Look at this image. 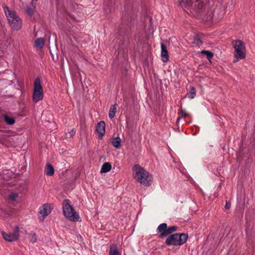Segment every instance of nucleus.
Wrapping results in <instances>:
<instances>
[{"instance_id": "nucleus-11", "label": "nucleus", "mask_w": 255, "mask_h": 255, "mask_svg": "<svg viewBox=\"0 0 255 255\" xmlns=\"http://www.w3.org/2000/svg\"><path fill=\"white\" fill-rule=\"evenodd\" d=\"M161 57L162 58V61L164 62H166L168 61V52L166 48V46L163 43H161Z\"/></svg>"}, {"instance_id": "nucleus-27", "label": "nucleus", "mask_w": 255, "mask_h": 255, "mask_svg": "<svg viewBox=\"0 0 255 255\" xmlns=\"http://www.w3.org/2000/svg\"><path fill=\"white\" fill-rule=\"evenodd\" d=\"M31 235H32V237L31 238V240H30V242L32 243H34L36 241V235L35 233H31Z\"/></svg>"}, {"instance_id": "nucleus-1", "label": "nucleus", "mask_w": 255, "mask_h": 255, "mask_svg": "<svg viewBox=\"0 0 255 255\" xmlns=\"http://www.w3.org/2000/svg\"><path fill=\"white\" fill-rule=\"evenodd\" d=\"M179 4L182 7L184 6L187 7L196 16H206L207 20H211L214 16L215 9L208 0L201 1L188 0L185 2L181 0L179 2Z\"/></svg>"}, {"instance_id": "nucleus-14", "label": "nucleus", "mask_w": 255, "mask_h": 255, "mask_svg": "<svg viewBox=\"0 0 255 255\" xmlns=\"http://www.w3.org/2000/svg\"><path fill=\"white\" fill-rule=\"evenodd\" d=\"M43 91L42 87L41 85L40 80L39 78L35 79L34 82L33 91Z\"/></svg>"}, {"instance_id": "nucleus-6", "label": "nucleus", "mask_w": 255, "mask_h": 255, "mask_svg": "<svg viewBox=\"0 0 255 255\" xmlns=\"http://www.w3.org/2000/svg\"><path fill=\"white\" fill-rule=\"evenodd\" d=\"M178 227L172 226L171 227H167L166 223H162L160 224L156 229V232L160 233L158 238L160 239L167 237L168 235H171L173 233L176 232L178 230Z\"/></svg>"}, {"instance_id": "nucleus-19", "label": "nucleus", "mask_w": 255, "mask_h": 255, "mask_svg": "<svg viewBox=\"0 0 255 255\" xmlns=\"http://www.w3.org/2000/svg\"><path fill=\"white\" fill-rule=\"evenodd\" d=\"M112 145L116 148H119L121 144V139L119 136L113 138L112 141Z\"/></svg>"}, {"instance_id": "nucleus-28", "label": "nucleus", "mask_w": 255, "mask_h": 255, "mask_svg": "<svg viewBox=\"0 0 255 255\" xmlns=\"http://www.w3.org/2000/svg\"><path fill=\"white\" fill-rule=\"evenodd\" d=\"M226 209H229L231 208V203L226 201V205L225 206Z\"/></svg>"}, {"instance_id": "nucleus-10", "label": "nucleus", "mask_w": 255, "mask_h": 255, "mask_svg": "<svg viewBox=\"0 0 255 255\" xmlns=\"http://www.w3.org/2000/svg\"><path fill=\"white\" fill-rule=\"evenodd\" d=\"M51 209L50 207L47 204H44L42 206V208L39 211V214L41 215L42 218L39 217L40 220L43 221L45 219V217L47 216L50 213Z\"/></svg>"}, {"instance_id": "nucleus-13", "label": "nucleus", "mask_w": 255, "mask_h": 255, "mask_svg": "<svg viewBox=\"0 0 255 255\" xmlns=\"http://www.w3.org/2000/svg\"><path fill=\"white\" fill-rule=\"evenodd\" d=\"M45 173L50 176L53 175L54 173V168L50 163H47L45 166Z\"/></svg>"}, {"instance_id": "nucleus-7", "label": "nucleus", "mask_w": 255, "mask_h": 255, "mask_svg": "<svg viewBox=\"0 0 255 255\" xmlns=\"http://www.w3.org/2000/svg\"><path fill=\"white\" fill-rule=\"evenodd\" d=\"M232 45L235 49V57L237 59H244L246 56L244 43L240 40H233Z\"/></svg>"}, {"instance_id": "nucleus-29", "label": "nucleus", "mask_w": 255, "mask_h": 255, "mask_svg": "<svg viewBox=\"0 0 255 255\" xmlns=\"http://www.w3.org/2000/svg\"><path fill=\"white\" fill-rule=\"evenodd\" d=\"M181 115L182 117L185 118L187 116V114L184 110H181Z\"/></svg>"}, {"instance_id": "nucleus-22", "label": "nucleus", "mask_w": 255, "mask_h": 255, "mask_svg": "<svg viewBox=\"0 0 255 255\" xmlns=\"http://www.w3.org/2000/svg\"><path fill=\"white\" fill-rule=\"evenodd\" d=\"M110 255H118L119 252L116 245H113L110 248Z\"/></svg>"}, {"instance_id": "nucleus-26", "label": "nucleus", "mask_w": 255, "mask_h": 255, "mask_svg": "<svg viewBox=\"0 0 255 255\" xmlns=\"http://www.w3.org/2000/svg\"><path fill=\"white\" fill-rule=\"evenodd\" d=\"M9 198L12 200L15 201L18 197V195L15 193H11L9 195Z\"/></svg>"}, {"instance_id": "nucleus-2", "label": "nucleus", "mask_w": 255, "mask_h": 255, "mask_svg": "<svg viewBox=\"0 0 255 255\" xmlns=\"http://www.w3.org/2000/svg\"><path fill=\"white\" fill-rule=\"evenodd\" d=\"M134 178L145 186H149L152 182V176L139 164H135L132 168Z\"/></svg>"}, {"instance_id": "nucleus-17", "label": "nucleus", "mask_w": 255, "mask_h": 255, "mask_svg": "<svg viewBox=\"0 0 255 255\" xmlns=\"http://www.w3.org/2000/svg\"><path fill=\"white\" fill-rule=\"evenodd\" d=\"M117 104L113 105L111 106L109 113V117L110 119H112L115 116V114L117 112Z\"/></svg>"}, {"instance_id": "nucleus-8", "label": "nucleus", "mask_w": 255, "mask_h": 255, "mask_svg": "<svg viewBox=\"0 0 255 255\" xmlns=\"http://www.w3.org/2000/svg\"><path fill=\"white\" fill-rule=\"evenodd\" d=\"M2 238L8 242H12L16 241L19 237V227L15 226L12 233H6L4 231L1 233Z\"/></svg>"}, {"instance_id": "nucleus-9", "label": "nucleus", "mask_w": 255, "mask_h": 255, "mask_svg": "<svg viewBox=\"0 0 255 255\" xmlns=\"http://www.w3.org/2000/svg\"><path fill=\"white\" fill-rule=\"evenodd\" d=\"M105 123L103 121L98 123L96 126V130L99 134V137L100 138H102L105 133Z\"/></svg>"}, {"instance_id": "nucleus-21", "label": "nucleus", "mask_w": 255, "mask_h": 255, "mask_svg": "<svg viewBox=\"0 0 255 255\" xmlns=\"http://www.w3.org/2000/svg\"><path fill=\"white\" fill-rule=\"evenodd\" d=\"M35 8V7L34 8L33 6H32V7H31L28 5L25 6L24 8L25 12L30 16L33 15Z\"/></svg>"}, {"instance_id": "nucleus-3", "label": "nucleus", "mask_w": 255, "mask_h": 255, "mask_svg": "<svg viewBox=\"0 0 255 255\" xmlns=\"http://www.w3.org/2000/svg\"><path fill=\"white\" fill-rule=\"evenodd\" d=\"M2 7L11 28L16 30L20 29L22 26L21 18L15 11L10 10L5 4H2Z\"/></svg>"}, {"instance_id": "nucleus-23", "label": "nucleus", "mask_w": 255, "mask_h": 255, "mask_svg": "<svg viewBox=\"0 0 255 255\" xmlns=\"http://www.w3.org/2000/svg\"><path fill=\"white\" fill-rule=\"evenodd\" d=\"M196 95V90L194 87H190V91L188 96L190 99H193Z\"/></svg>"}, {"instance_id": "nucleus-12", "label": "nucleus", "mask_w": 255, "mask_h": 255, "mask_svg": "<svg viewBox=\"0 0 255 255\" xmlns=\"http://www.w3.org/2000/svg\"><path fill=\"white\" fill-rule=\"evenodd\" d=\"M43 98V91H33L32 99L34 103H37L41 100Z\"/></svg>"}, {"instance_id": "nucleus-4", "label": "nucleus", "mask_w": 255, "mask_h": 255, "mask_svg": "<svg viewBox=\"0 0 255 255\" xmlns=\"http://www.w3.org/2000/svg\"><path fill=\"white\" fill-rule=\"evenodd\" d=\"M166 238L165 243L167 246H181L184 244L188 238L187 234L175 233L168 235Z\"/></svg>"}, {"instance_id": "nucleus-25", "label": "nucleus", "mask_w": 255, "mask_h": 255, "mask_svg": "<svg viewBox=\"0 0 255 255\" xmlns=\"http://www.w3.org/2000/svg\"><path fill=\"white\" fill-rule=\"evenodd\" d=\"M193 43H196L198 45H201L203 43V42L198 36H195L193 39Z\"/></svg>"}, {"instance_id": "nucleus-16", "label": "nucleus", "mask_w": 255, "mask_h": 255, "mask_svg": "<svg viewBox=\"0 0 255 255\" xmlns=\"http://www.w3.org/2000/svg\"><path fill=\"white\" fill-rule=\"evenodd\" d=\"M112 168V165L109 162H105L104 163L101 168V173H107L110 171Z\"/></svg>"}, {"instance_id": "nucleus-20", "label": "nucleus", "mask_w": 255, "mask_h": 255, "mask_svg": "<svg viewBox=\"0 0 255 255\" xmlns=\"http://www.w3.org/2000/svg\"><path fill=\"white\" fill-rule=\"evenodd\" d=\"M201 54L202 55H205L207 59L211 62V59L214 56V53L210 51L203 50L201 51Z\"/></svg>"}, {"instance_id": "nucleus-30", "label": "nucleus", "mask_w": 255, "mask_h": 255, "mask_svg": "<svg viewBox=\"0 0 255 255\" xmlns=\"http://www.w3.org/2000/svg\"><path fill=\"white\" fill-rule=\"evenodd\" d=\"M34 1H37V0H31V5L32 6L34 7V8L35 7V3H34Z\"/></svg>"}, {"instance_id": "nucleus-24", "label": "nucleus", "mask_w": 255, "mask_h": 255, "mask_svg": "<svg viewBox=\"0 0 255 255\" xmlns=\"http://www.w3.org/2000/svg\"><path fill=\"white\" fill-rule=\"evenodd\" d=\"M76 133V130L75 128H73L71 129L70 131H68L67 133H65V138H70L72 136H73Z\"/></svg>"}, {"instance_id": "nucleus-18", "label": "nucleus", "mask_w": 255, "mask_h": 255, "mask_svg": "<svg viewBox=\"0 0 255 255\" xmlns=\"http://www.w3.org/2000/svg\"><path fill=\"white\" fill-rule=\"evenodd\" d=\"M44 45V39L43 38H39L35 40V46L40 49L42 48Z\"/></svg>"}, {"instance_id": "nucleus-5", "label": "nucleus", "mask_w": 255, "mask_h": 255, "mask_svg": "<svg viewBox=\"0 0 255 255\" xmlns=\"http://www.w3.org/2000/svg\"><path fill=\"white\" fill-rule=\"evenodd\" d=\"M62 209L65 217L70 221H78L79 219L78 214L74 211L68 199H64L62 204Z\"/></svg>"}, {"instance_id": "nucleus-15", "label": "nucleus", "mask_w": 255, "mask_h": 255, "mask_svg": "<svg viewBox=\"0 0 255 255\" xmlns=\"http://www.w3.org/2000/svg\"><path fill=\"white\" fill-rule=\"evenodd\" d=\"M4 121L8 125H12L15 123V119L12 117H9L6 114L3 115Z\"/></svg>"}]
</instances>
